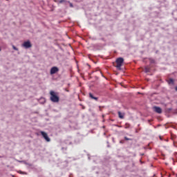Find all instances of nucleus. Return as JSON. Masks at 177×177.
<instances>
[{"instance_id":"9b49d317","label":"nucleus","mask_w":177,"mask_h":177,"mask_svg":"<svg viewBox=\"0 0 177 177\" xmlns=\"http://www.w3.org/2000/svg\"><path fill=\"white\" fill-rule=\"evenodd\" d=\"M149 62H150L151 64H154V63H156V60H154L153 59H151V58L149 59Z\"/></svg>"},{"instance_id":"6ab92c4d","label":"nucleus","mask_w":177,"mask_h":177,"mask_svg":"<svg viewBox=\"0 0 177 177\" xmlns=\"http://www.w3.org/2000/svg\"><path fill=\"white\" fill-rule=\"evenodd\" d=\"M71 8H73V3H70Z\"/></svg>"},{"instance_id":"6e6552de","label":"nucleus","mask_w":177,"mask_h":177,"mask_svg":"<svg viewBox=\"0 0 177 177\" xmlns=\"http://www.w3.org/2000/svg\"><path fill=\"white\" fill-rule=\"evenodd\" d=\"M118 115H119V118H121V119H122V118H124V114H122V113H121V112H118Z\"/></svg>"},{"instance_id":"f03ea898","label":"nucleus","mask_w":177,"mask_h":177,"mask_svg":"<svg viewBox=\"0 0 177 177\" xmlns=\"http://www.w3.org/2000/svg\"><path fill=\"white\" fill-rule=\"evenodd\" d=\"M122 64H124V58L122 57H118L116 59V68L118 70H121V67L122 66Z\"/></svg>"},{"instance_id":"dca6fc26","label":"nucleus","mask_w":177,"mask_h":177,"mask_svg":"<svg viewBox=\"0 0 177 177\" xmlns=\"http://www.w3.org/2000/svg\"><path fill=\"white\" fill-rule=\"evenodd\" d=\"M24 163L26 164V165H30V167H31V165L28 164V162L24 161Z\"/></svg>"},{"instance_id":"412c9836","label":"nucleus","mask_w":177,"mask_h":177,"mask_svg":"<svg viewBox=\"0 0 177 177\" xmlns=\"http://www.w3.org/2000/svg\"><path fill=\"white\" fill-rule=\"evenodd\" d=\"M120 143H122V141H120Z\"/></svg>"},{"instance_id":"2eb2a0df","label":"nucleus","mask_w":177,"mask_h":177,"mask_svg":"<svg viewBox=\"0 0 177 177\" xmlns=\"http://www.w3.org/2000/svg\"><path fill=\"white\" fill-rule=\"evenodd\" d=\"M124 140H131V138H129L128 137H124Z\"/></svg>"},{"instance_id":"f3484780","label":"nucleus","mask_w":177,"mask_h":177,"mask_svg":"<svg viewBox=\"0 0 177 177\" xmlns=\"http://www.w3.org/2000/svg\"><path fill=\"white\" fill-rule=\"evenodd\" d=\"M62 150H67V147H62Z\"/></svg>"},{"instance_id":"0eeeda50","label":"nucleus","mask_w":177,"mask_h":177,"mask_svg":"<svg viewBox=\"0 0 177 177\" xmlns=\"http://www.w3.org/2000/svg\"><path fill=\"white\" fill-rule=\"evenodd\" d=\"M88 95L90 99H93V100H95V102H97V100H99V97H95V95H93L92 93H89Z\"/></svg>"},{"instance_id":"423d86ee","label":"nucleus","mask_w":177,"mask_h":177,"mask_svg":"<svg viewBox=\"0 0 177 177\" xmlns=\"http://www.w3.org/2000/svg\"><path fill=\"white\" fill-rule=\"evenodd\" d=\"M153 111H155V113H157L158 114H161V113H162V109L159 106H153Z\"/></svg>"},{"instance_id":"9d476101","label":"nucleus","mask_w":177,"mask_h":177,"mask_svg":"<svg viewBox=\"0 0 177 177\" xmlns=\"http://www.w3.org/2000/svg\"><path fill=\"white\" fill-rule=\"evenodd\" d=\"M18 174H20L21 175H27V172L22 171H19Z\"/></svg>"},{"instance_id":"a211bd4d","label":"nucleus","mask_w":177,"mask_h":177,"mask_svg":"<svg viewBox=\"0 0 177 177\" xmlns=\"http://www.w3.org/2000/svg\"><path fill=\"white\" fill-rule=\"evenodd\" d=\"M115 127H118V128H121V126L116 124Z\"/></svg>"},{"instance_id":"aec40b11","label":"nucleus","mask_w":177,"mask_h":177,"mask_svg":"<svg viewBox=\"0 0 177 177\" xmlns=\"http://www.w3.org/2000/svg\"><path fill=\"white\" fill-rule=\"evenodd\" d=\"M175 90L177 91V86L175 87Z\"/></svg>"},{"instance_id":"7ed1b4c3","label":"nucleus","mask_w":177,"mask_h":177,"mask_svg":"<svg viewBox=\"0 0 177 177\" xmlns=\"http://www.w3.org/2000/svg\"><path fill=\"white\" fill-rule=\"evenodd\" d=\"M22 46H24V48H25L26 49H29V48H31V46H32V44H31V41H30V40H28L23 43Z\"/></svg>"},{"instance_id":"f8f14e48","label":"nucleus","mask_w":177,"mask_h":177,"mask_svg":"<svg viewBox=\"0 0 177 177\" xmlns=\"http://www.w3.org/2000/svg\"><path fill=\"white\" fill-rule=\"evenodd\" d=\"M12 49H14V50H19V48H17V47L15 46L14 45H12Z\"/></svg>"},{"instance_id":"f257e3e1","label":"nucleus","mask_w":177,"mask_h":177,"mask_svg":"<svg viewBox=\"0 0 177 177\" xmlns=\"http://www.w3.org/2000/svg\"><path fill=\"white\" fill-rule=\"evenodd\" d=\"M50 100L53 102V103H59V101L60 100V98L59 97V95H57V93H55L53 91H51L50 92Z\"/></svg>"},{"instance_id":"4468645a","label":"nucleus","mask_w":177,"mask_h":177,"mask_svg":"<svg viewBox=\"0 0 177 177\" xmlns=\"http://www.w3.org/2000/svg\"><path fill=\"white\" fill-rule=\"evenodd\" d=\"M59 2V3H63L66 2V0H60Z\"/></svg>"},{"instance_id":"1a4fd4ad","label":"nucleus","mask_w":177,"mask_h":177,"mask_svg":"<svg viewBox=\"0 0 177 177\" xmlns=\"http://www.w3.org/2000/svg\"><path fill=\"white\" fill-rule=\"evenodd\" d=\"M145 73H150V68L149 66H146L145 68Z\"/></svg>"},{"instance_id":"20e7f679","label":"nucleus","mask_w":177,"mask_h":177,"mask_svg":"<svg viewBox=\"0 0 177 177\" xmlns=\"http://www.w3.org/2000/svg\"><path fill=\"white\" fill-rule=\"evenodd\" d=\"M40 133H41V136L44 138V139H45V140L46 142H50V138H49V136H48V133H46V132H45V131H40Z\"/></svg>"},{"instance_id":"4be33fe9","label":"nucleus","mask_w":177,"mask_h":177,"mask_svg":"<svg viewBox=\"0 0 177 177\" xmlns=\"http://www.w3.org/2000/svg\"><path fill=\"white\" fill-rule=\"evenodd\" d=\"M1 48H0V52H1Z\"/></svg>"},{"instance_id":"ddd939ff","label":"nucleus","mask_w":177,"mask_h":177,"mask_svg":"<svg viewBox=\"0 0 177 177\" xmlns=\"http://www.w3.org/2000/svg\"><path fill=\"white\" fill-rule=\"evenodd\" d=\"M169 84H174V79H169Z\"/></svg>"},{"instance_id":"39448f33","label":"nucleus","mask_w":177,"mask_h":177,"mask_svg":"<svg viewBox=\"0 0 177 177\" xmlns=\"http://www.w3.org/2000/svg\"><path fill=\"white\" fill-rule=\"evenodd\" d=\"M56 73H59V68H57V66L52 67L50 71V74L53 75V74H56Z\"/></svg>"}]
</instances>
